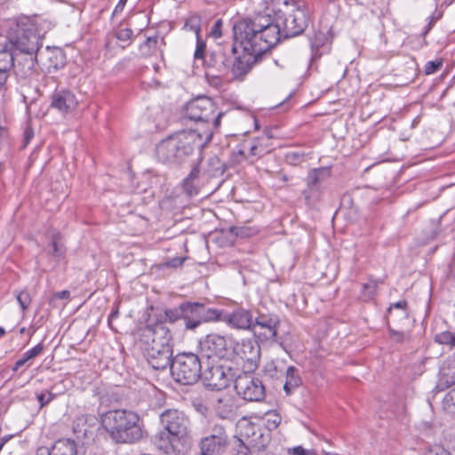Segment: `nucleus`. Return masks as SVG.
<instances>
[{
  "mask_svg": "<svg viewBox=\"0 0 455 455\" xmlns=\"http://www.w3.org/2000/svg\"><path fill=\"white\" fill-rule=\"evenodd\" d=\"M233 54L243 51L232 66L235 78H243L252 68L257 57L280 41V28L272 24L269 14L253 15L235 21L233 25Z\"/></svg>",
  "mask_w": 455,
  "mask_h": 455,
  "instance_id": "f257e3e1",
  "label": "nucleus"
},
{
  "mask_svg": "<svg viewBox=\"0 0 455 455\" xmlns=\"http://www.w3.org/2000/svg\"><path fill=\"white\" fill-rule=\"evenodd\" d=\"M164 430L155 435L154 443L166 454L186 455L191 448L190 421L183 411L175 409L160 415Z\"/></svg>",
  "mask_w": 455,
  "mask_h": 455,
  "instance_id": "f03ea898",
  "label": "nucleus"
},
{
  "mask_svg": "<svg viewBox=\"0 0 455 455\" xmlns=\"http://www.w3.org/2000/svg\"><path fill=\"white\" fill-rule=\"evenodd\" d=\"M212 139V129L184 130L170 135L156 146L157 158L163 163L176 164L184 161L195 149L204 148Z\"/></svg>",
  "mask_w": 455,
  "mask_h": 455,
  "instance_id": "7ed1b4c3",
  "label": "nucleus"
},
{
  "mask_svg": "<svg viewBox=\"0 0 455 455\" xmlns=\"http://www.w3.org/2000/svg\"><path fill=\"white\" fill-rule=\"evenodd\" d=\"M171 339L170 331L161 323L141 330L140 346L153 369L164 370L170 365L172 355Z\"/></svg>",
  "mask_w": 455,
  "mask_h": 455,
  "instance_id": "20e7f679",
  "label": "nucleus"
},
{
  "mask_svg": "<svg viewBox=\"0 0 455 455\" xmlns=\"http://www.w3.org/2000/svg\"><path fill=\"white\" fill-rule=\"evenodd\" d=\"M17 53H37L43 46L44 36L37 29L35 20L23 16L10 20L3 38Z\"/></svg>",
  "mask_w": 455,
  "mask_h": 455,
  "instance_id": "39448f33",
  "label": "nucleus"
},
{
  "mask_svg": "<svg viewBox=\"0 0 455 455\" xmlns=\"http://www.w3.org/2000/svg\"><path fill=\"white\" fill-rule=\"evenodd\" d=\"M101 424L116 443H132L143 436L137 413L127 410H113L101 417Z\"/></svg>",
  "mask_w": 455,
  "mask_h": 455,
  "instance_id": "423d86ee",
  "label": "nucleus"
},
{
  "mask_svg": "<svg viewBox=\"0 0 455 455\" xmlns=\"http://www.w3.org/2000/svg\"><path fill=\"white\" fill-rule=\"evenodd\" d=\"M216 112V106L213 100L206 96H200L190 100L185 108V117L198 123L199 131H204L209 126L212 131L220 126V120L224 116L223 112Z\"/></svg>",
  "mask_w": 455,
  "mask_h": 455,
  "instance_id": "0eeeda50",
  "label": "nucleus"
},
{
  "mask_svg": "<svg viewBox=\"0 0 455 455\" xmlns=\"http://www.w3.org/2000/svg\"><path fill=\"white\" fill-rule=\"evenodd\" d=\"M173 379L182 385H192L203 375L199 356L191 352L178 354L171 362Z\"/></svg>",
  "mask_w": 455,
  "mask_h": 455,
  "instance_id": "6e6552de",
  "label": "nucleus"
},
{
  "mask_svg": "<svg viewBox=\"0 0 455 455\" xmlns=\"http://www.w3.org/2000/svg\"><path fill=\"white\" fill-rule=\"evenodd\" d=\"M199 350L207 359H224L233 355V339L218 333H210L199 342Z\"/></svg>",
  "mask_w": 455,
  "mask_h": 455,
  "instance_id": "1a4fd4ad",
  "label": "nucleus"
},
{
  "mask_svg": "<svg viewBox=\"0 0 455 455\" xmlns=\"http://www.w3.org/2000/svg\"><path fill=\"white\" fill-rule=\"evenodd\" d=\"M266 14H269L272 24L279 27L280 36H283L285 38L300 35L307 27L309 20V11L304 5L297 7L282 20V23L273 22L268 8H267L263 15ZM256 15L262 14L257 13Z\"/></svg>",
  "mask_w": 455,
  "mask_h": 455,
  "instance_id": "9d476101",
  "label": "nucleus"
},
{
  "mask_svg": "<svg viewBox=\"0 0 455 455\" xmlns=\"http://www.w3.org/2000/svg\"><path fill=\"white\" fill-rule=\"evenodd\" d=\"M228 439L226 427L220 424H214L206 435L200 440V455H223L228 447Z\"/></svg>",
  "mask_w": 455,
  "mask_h": 455,
  "instance_id": "9b49d317",
  "label": "nucleus"
},
{
  "mask_svg": "<svg viewBox=\"0 0 455 455\" xmlns=\"http://www.w3.org/2000/svg\"><path fill=\"white\" fill-rule=\"evenodd\" d=\"M235 388L237 395L248 402H259L266 396L262 381L251 373L239 375L235 380Z\"/></svg>",
  "mask_w": 455,
  "mask_h": 455,
  "instance_id": "f8f14e48",
  "label": "nucleus"
},
{
  "mask_svg": "<svg viewBox=\"0 0 455 455\" xmlns=\"http://www.w3.org/2000/svg\"><path fill=\"white\" fill-rule=\"evenodd\" d=\"M280 324L278 315L275 314H259L253 316L251 330L262 341H275Z\"/></svg>",
  "mask_w": 455,
  "mask_h": 455,
  "instance_id": "ddd939ff",
  "label": "nucleus"
},
{
  "mask_svg": "<svg viewBox=\"0 0 455 455\" xmlns=\"http://www.w3.org/2000/svg\"><path fill=\"white\" fill-rule=\"evenodd\" d=\"M208 387L220 390L227 387L233 379L234 374L230 366L212 364L202 375Z\"/></svg>",
  "mask_w": 455,
  "mask_h": 455,
  "instance_id": "4468645a",
  "label": "nucleus"
},
{
  "mask_svg": "<svg viewBox=\"0 0 455 455\" xmlns=\"http://www.w3.org/2000/svg\"><path fill=\"white\" fill-rule=\"evenodd\" d=\"M37 64L47 72L57 70L64 65V55L58 47L47 46L44 50H38L36 53Z\"/></svg>",
  "mask_w": 455,
  "mask_h": 455,
  "instance_id": "2eb2a0df",
  "label": "nucleus"
},
{
  "mask_svg": "<svg viewBox=\"0 0 455 455\" xmlns=\"http://www.w3.org/2000/svg\"><path fill=\"white\" fill-rule=\"evenodd\" d=\"M237 434L240 436L241 442H247L249 444L256 447H263L264 435L260 432L259 427L247 419L246 418L241 419L236 425Z\"/></svg>",
  "mask_w": 455,
  "mask_h": 455,
  "instance_id": "dca6fc26",
  "label": "nucleus"
},
{
  "mask_svg": "<svg viewBox=\"0 0 455 455\" xmlns=\"http://www.w3.org/2000/svg\"><path fill=\"white\" fill-rule=\"evenodd\" d=\"M253 315L245 308H236L230 313L225 312L222 322L229 327L237 330H251L252 325Z\"/></svg>",
  "mask_w": 455,
  "mask_h": 455,
  "instance_id": "f3484780",
  "label": "nucleus"
},
{
  "mask_svg": "<svg viewBox=\"0 0 455 455\" xmlns=\"http://www.w3.org/2000/svg\"><path fill=\"white\" fill-rule=\"evenodd\" d=\"M12 66L15 76L20 79L31 76L37 64L36 53H17Z\"/></svg>",
  "mask_w": 455,
  "mask_h": 455,
  "instance_id": "a211bd4d",
  "label": "nucleus"
},
{
  "mask_svg": "<svg viewBox=\"0 0 455 455\" xmlns=\"http://www.w3.org/2000/svg\"><path fill=\"white\" fill-rule=\"evenodd\" d=\"M78 105V100L74 92L68 90L56 91L52 96L51 106L62 114L74 111Z\"/></svg>",
  "mask_w": 455,
  "mask_h": 455,
  "instance_id": "6ab92c4d",
  "label": "nucleus"
},
{
  "mask_svg": "<svg viewBox=\"0 0 455 455\" xmlns=\"http://www.w3.org/2000/svg\"><path fill=\"white\" fill-rule=\"evenodd\" d=\"M213 408L217 416L223 419H233L238 410L235 399L230 395H222L216 398Z\"/></svg>",
  "mask_w": 455,
  "mask_h": 455,
  "instance_id": "aec40b11",
  "label": "nucleus"
},
{
  "mask_svg": "<svg viewBox=\"0 0 455 455\" xmlns=\"http://www.w3.org/2000/svg\"><path fill=\"white\" fill-rule=\"evenodd\" d=\"M181 311H183V322L186 330L195 331L203 323L199 303H181Z\"/></svg>",
  "mask_w": 455,
  "mask_h": 455,
  "instance_id": "412c9836",
  "label": "nucleus"
},
{
  "mask_svg": "<svg viewBox=\"0 0 455 455\" xmlns=\"http://www.w3.org/2000/svg\"><path fill=\"white\" fill-rule=\"evenodd\" d=\"M233 354H236L243 360L251 363H256L259 357V346L251 339H243L242 342L236 344L233 342Z\"/></svg>",
  "mask_w": 455,
  "mask_h": 455,
  "instance_id": "4be33fe9",
  "label": "nucleus"
},
{
  "mask_svg": "<svg viewBox=\"0 0 455 455\" xmlns=\"http://www.w3.org/2000/svg\"><path fill=\"white\" fill-rule=\"evenodd\" d=\"M302 384L299 370L294 366H289L285 371V382L283 390L287 395H291Z\"/></svg>",
  "mask_w": 455,
  "mask_h": 455,
  "instance_id": "5701e85b",
  "label": "nucleus"
},
{
  "mask_svg": "<svg viewBox=\"0 0 455 455\" xmlns=\"http://www.w3.org/2000/svg\"><path fill=\"white\" fill-rule=\"evenodd\" d=\"M331 176L329 168H315L308 172L306 185L308 187H321V184Z\"/></svg>",
  "mask_w": 455,
  "mask_h": 455,
  "instance_id": "b1692460",
  "label": "nucleus"
},
{
  "mask_svg": "<svg viewBox=\"0 0 455 455\" xmlns=\"http://www.w3.org/2000/svg\"><path fill=\"white\" fill-rule=\"evenodd\" d=\"M53 455H76V443L71 439H59L52 446Z\"/></svg>",
  "mask_w": 455,
  "mask_h": 455,
  "instance_id": "393cba45",
  "label": "nucleus"
},
{
  "mask_svg": "<svg viewBox=\"0 0 455 455\" xmlns=\"http://www.w3.org/2000/svg\"><path fill=\"white\" fill-rule=\"evenodd\" d=\"M17 52L4 39L0 41V68L12 69Z\"/></svg>",
  "mask_w": 455,
  "mask_h": 455,
  "instance_id": "a878e982",
  "label": "nucleus"
},
{
  "mask_svg": "<svg viewBox=\"0 0 455 455\" xmlns=\"http://www.w3.org/2000/svg\"><path fill=\"white\" fill-rule=\"evenodd\" d=\"M388 316L394 320H407L409 312L406 300H400L392 304L388 308Z\"/></svg>",
  "mask_w": 455,
  "mask_h": 455,
  "instance_id": "bb28decb",
  "label": "nucleus"
},
{
  "mask_svg": "<svg viewBox=\"0 0 455 455\" xmlns=\"http://www.w3.org/2000/svg\"><path fill=\"white\" fill-rule=\"evenodd\" d=\"M455 384V366H443L440 370L438 387L444 388Z\"/></svg>",
  "mask_w": 455,
  "mask_h": 455,
  "instance_id": "cd10ccee",
  "label": "nucleus"
},
{
  "mask_svg": "<svg viewBox=\"0 0 455 455\" xmlns=\"http://www.w3.org/2000/svg\"><path fill=\"white\" fill-rule=\"evenodd\" d=\"M48 252L57 259H60L64 256L66 248L62 243V237L59 233L52 234Z\"/></svg>",
  "mask_w": 455,
  "mask_h": 455,
  "instance_id": "c85d7f7f",
  "label": "nucleus"
},
{
  "mask_svg": "<svg viewBox=\"0 0 455 455\" xmlns=\"http://www.w3.org/2000/svg\"><path fill=\"white\" fill-rule=\"evenodd\" d=\"M44 350V345L42 343L37 344L31 349L25 352L21 358H20L12 367L13 371H17L21 366L26 364L29 360L35 358L42 353Z\"/></svg>",
  "mask_w": 455,
  "mask_h": 455,
  "instance_id": "c756f323",
  "label": "nucleus"
},
{
  "mask_svg": "<svg viewBox=\"0 0 455 455\" xmlns=\"http://www.w3.org/2000/svg\"><path fill=\"white\" fill-rule=\"evenodd\" d=\"M199 310L202 316L203 323L212 321H221L225 312L214 308H207L204 304L199 303Z\"/></svg>",
  "mask_w": 455,
  "mask_h": 455,
  "instance_id": "7c9ffc66",
  "label": "nucleus"
},
{
  "mask_svg": "<svg viewBox=\"0 0 455 455\" xmlns=\"http://www.w3.org/2000/svg\"><path fill=\"white\" fill-rule=\"evenodd\" d=\"M322 187H308L304 189L303 196L308 205H315L321 200Z\"/></svg>",
  "mask_w": 455,
  "mask_h": 455,
  "instance_id": "2f4dec72",
  "label": "nucleus"
},
{
  "mask_svg": "<svg viewBox=\"0 0 455 455\" xmlns=\"http://www.w3.org/2000/svg\"><path fill=\"white\" fill-rule=\"evenodd\" d=\"M247 148L248 155L252 157H261L269 152V149L263 143V140L259 139L252 140Z\"/></svg>",
  "mask_w": 455,
  "mask_h": 455,
  "instance_id": "473e14b6",
  "label": "nucleus"
},
{
  "mask_svg": "<svg viewBox=\"0 0 455 455\" xmlns=\"http://www.w3.org/2000/svg\"><path fill=\"white\" fill-rule=\"evenodd\" d=\"M435 341L441 345L449 346L450 348H455V332L445 331L435 334Z\"/></svg>",
  "mask_w": 455,
  "mask_h": 455,
  "instance_id": "72a5a7b5",
  "label": "nucleus"
},
{
  "mask_svg": "<svg viewBox=\"0 0 455 455\" xmlns=\"http://www.w3.org/2000/svg\"><path fill=\"white\" fill-rule=\"evenodd\" d=\"M443 408L455 416V388L449 391L443 399Z\"/></svg>",
  "mask_w": 455,
  "mask_h": 455,
  "instance_id": "f704fd0d",
  "label": "nucleus"
},
{
  "mask_svg": "<svg viewBox=\"0 0 455 455\" xmlns=\"http://www.w3.org/2000/svg\"><path fill=\"white\" fill-rule=\"evenodd\" d=\"M378 284L375 281H370L363 285L361 298L363 300H370L371 299L377 291Z\"/></svg>",
  "mask_w": 455,
  "mask_h": 455,
  "instance_id": "c9c22d12",
  "label": "nucleus"
},
{
  "mask_svg": "<svg viewBox=\"0 0 455 455\" xmlns=\"http://www.w3.org/2000/svg\"><path fill=\"white\" fill-rule=\"evenodd\" d=\"M265 417V425L269 430L277 428L281 423V417L274 411L266 412Z\"/></svg>",
  "mask_w": 455,
  "mask_h": 455,
  "instance_id": "e433bc0d",
  "label": "nucleus"
},
{
  "mask_svg": "<svg viewBox=\"0 0 455 455\" xmlns=\"http://www.w3.org/2000/svg\"><path fill=\"white\" fill-rule=\"evenodd\" d=\"M184 28L193 31L196 37L200 36V19L196 15L190 16L185 22Z\"/></svg>",
  "mask_w": 455,
  "mask_h": 455,
  "instance_id": "4c0bfd02",
  "label": "nucleus"
},
{
  "mask_svg": "<svg viewBox=\"0 0 455 455\" xmlns=\"http://www.w3.org/2000/svg\"><path fill=\"white\" fill-rule=\"evenodd\" d=\"M165 321L175 323L178 320H183V311H181V304L173 309H167L164 313Z\"/></svg>",
  "mask_w": 455,
  "mask_h": 455,
  "instance_id": "58836bf2",
  "label": "nucleus"
},
{
  "mask_svg": "<svg viewBox=\"0 0 455 455\" xmlns=\"http://www.w3.org/2000/svg\"><path fill=\"white\" fill-rule=\"evenodd\" d=\"M16 299L22 309V311H25L28 306L31 303V298L28 291H15Z\"/></svg>",
  "mask_w": 455,
  "mask_h": 455,
  "instance_id": "ea45409f",
  "label": "nucleus"
},
{
  "mask_svg": "<svg viewBox=\"0 0 455 455\" xmlns=\"http://www.w3.org/2000/svg\"><path fill=\"white\" fill-rule=\"evenodd\" d=\"M388 331L390 332L392 339L396 343H403L410 341L411 336L409 333H405L403 331H398L389 327Z\"/></svg>",
  "mask_w": 455,
  "mask_h": 455,
  "instance_id": "a19ab883",
  "label": "nucleus"
},
{
  "mask_svg": "<svg viewBox=\"0 0 455 455\" xmlns=\"http://www.w3.org/2000/svg\"><path fill=\"white\" fill-rule=\"evenodd\" d=\"M233 156L235 162H241L244 159H248L250 156L248 155V148L246 143H243L241 148L234 150Z\"/></svg>",
  "mask_w": 455,
  "mask_h": 455,
  "instance_id": "79ce46f5",
  "label": "nucleus"
},
{
  "mask_svg": "<svg viewBox=\"0 0 455 455\" xmlns=\"http://www.w3.org/2000/svg\"><path fill=\"white\" fill-rule=\"evenodd\" d=\"M282 362H272L266 366V371L272 378H278V371L282 372Z\"/></svg>",
  "mask_w": 455,
  "mask_h": 455,
  "instance_id": "37998d69",
  "label": "nucleus"
},
{
  "mask_svg": "<svg viewBox=\"0 0 455 455\" xmlns=\"http://www.w3.org/2000/svg\"><path fill=\"white\" fill-rule=\"evenodd\" d=\"M206 50V44L204 40L199 37H196V48L194 53V58L196 60H202L204 56V52Z\"/></svg>",
  "mask_w": 455,
  "mask_h": 455,
  "instance_id": "c03bdc74",
  "label": "nucleus"
},
{
  "mask_svg": "<svg viewBox=\"0 0 455 455\" xmlns=\"http://www.w3.org/2000/svg\"><path fill=\"white\" fill-rule=\"evenodd\" d=\"M442 65L443 61L441 60L427 61L425 65V73L427 75L434 74L440 69Z\"/></svg>",
  "mask_w": 455,
  "mask_h": 455,
  "instance_id": "a18cd8bd",
  "label": "nucleus"
},
{
  "mask_svg": "<svg viewBox=\"0 0 455 455\" xmlns=\"http://www.w3.org/2000/svg\"><path fill=\"white\" fill-rule=\"evenodd\" d=\"M183 188L189 196H193L198 194V188L197 186L194 184V180L185 179L183 181Z\"/></svg>",
  "mask_w": 455,
  "mask_h": 455,
  "instance_id": "49530a36",
  "label": "nucleus"
},
{
  "mask_svg": "<svg viewBox=\"0 0 455 455\" xmlns=\"http://www.w3.org/2000/svg\"><path fill=\"white\" fill-rule=\"evenodd\" d=\"M70 298V292L67 290L55 292L52 297L50 299L49 302L50 304H52L54 306L56 305V302L58 299H64V300H69Z\"/></svg>",
  "mask_w": 455,
  "mask_h": 455,
  "instance_id": "de8ad7c7",
  "label": "nucleus"
},
{
  "mask_svg": "<svg viewBox=\"0 0 455 455\" xmlns=\"http://www.w3.org/2000/svg\"><path fill=\"white\" fill-rule=\"evenodd\" d=\"M133 32L131 28H125L117 31L116 38L122 42H128L132 39Z\"/></svg>",
  "mask_w": 455,
  "mask_h": 455,
  "instance_id": "09e8293b",
  "label": "nucleus"
},
{
  "mask_svg": "<svg viewBox=\"0 0 455 455\" xmlns=\"http://www.w3.org/2000/svg\"><path fill=\"white\" fill-rule=\"evenodd\" d=\"M425 455H451L443 446L435 445L427 449Z\"/></svg>",
  "mask_w": 455,
  "mask_h": 455,
  "instance_id": "8fccbe9b",
  "label": "nucleus"
},
{
  "mask_svg": "<svg viewBox=\"0 0 455 455\" xmlns=\"http://www.w3.org/2000/svg\"><path fill=\"white\" fill-rule=\"evenodd\" d=\"M53 397L54 395L49 391H44L37 395V400L41 407H44L46 404H48L53 399Z\"/></svg>",
  "mask_w": 455,
  "mask_h": 455,
  "instance_id": "3c124183",
  "label": "nucleus"
},
{
  "mask_svg": "<svg viewBox=\"0 0 455 455\" xmlns=\"http://www.w3.org/2000/svg\"><path fill=\"white\" fill-rule=\"evenodd\" d=\"M34 137V132L31 127H27L24 132V138H23V148H26L28 144L30 142L32 138Z\"/></svg>",
  "mask_w": 455,
  "mask_h": 455,
  "instance_id": "603ef678",
  "label": "nucleus"
},
{
  "mask_svg": "<svg viewBox=\"0 0 455 455\" xmlns=\"http://www.w3.org/2000/svg\"><path fill=\"white\" fill-rule=\"evenodd\" d=\"M221 25H222V21L220 20H218L215 22V24L213 25V27L212 28V34L213 37L219 38L221 36V32H220Z\"/></svg>",
  "mask_w": 455,
  "mask_h": 455,
  "instance_id": "864d4df0",
  "label": "nucleus"
},
{
  "mask_svg": "<svg viewBox=\"0 0 455 455\" xmlns=\"http://www.w3.org/2000/svg\"><path fill=\"white\" fill-rule=\"evenodd\" d=\"M11 69L0 68V89L5 84Z\"/></svg>",
  "mask_w": 455,
  "mask_h": 455,
  "instance_id": "5fc2aeb1",
  "label": "nucleus"
},
{
  "mask_svg": "<svg viewBox=\"0 0 455 455\" xmlns=\"http://www.w3.org/2000/svg\"><path fill=\"white\" fill-rule=\"evenodd\" d=\"M235 455H251V452L247 445L242 443L238 446Z\"/></svg>",
  "mask_w": 455,
  "mask_h": 455,
  "instance_id": "6e6d98bb",
  "label": "nucleus"
},
{
  "mask_svg": "<svg viewBox=\"0 0 455 455\" xmlns=\"http://www.w3.org/2000/svg\"><path fill=\"white\" fill-rule=\"evenodd\" d=\"M293 455H311L312 451L309 450H306L301 446H297L293 448Z\"/></svg>",
  "mask_w": 455,
  "mask_h": 455,
  "instance_id": "4d7b16f0",
  "label": "nucleus"
},
{
  "mask_svg": "<svg viewBox=\"0 0 455 455\" xmlns=\"http://www.w3.org/2000/svg\"><path fill=\"white\" fill-rule=\"evenodd\" d=\"M36 455H53L52 448L46 446H40L36 449Z\"/></svg>",
  "mask_w": 455,
  "mask_h": 455,
  "instance_id": "13d9d810",
  "label": "nucleus"
},
{
  "mask_svg": "<svg viewBox=\"0 0 455 455\" xmlns=\"http://www.w3.org/2000/svg\"><path fill=\"white\" fill-rule=\"evenodd\" d=\"M127 3V0H119L117 4L116 5L115 9H114V12H113V14H117L119 12H122L125 4Z\"/></svg>",
  "mask_w": 455,
  "mask_h": 455,
  "instance_id": "bf43d9fd",
  "label": "nucleus"
},
{
  "mask_svg": "<svg viewBox=\"0 0 455 455\" xmlns=\"http://www.w3.org/2000/svg\"><path fill=\"white\" fill-rule=\"evenodd\" d=\"M200 170L198 166H194L191 170L189 175L186 179H189L190 180H195L199 176Z\"/></svg>",
  "mask_w": 455,
  "mask_h": 455,
  "instance_id": "052dcab7",
  "label": "nucleus"
},
{
  "mask_svg": "<svg viewBox=\"0 0 455 455\" xmlns=\"http://www.w3.org/2000/svg\"><path fill=\"white\" fill-rule=\"evenodd\" d=\"M157 43H158V38L156 36V37H148L146 41V44L149 47V48H155L156 47L157 45Z\"/></svg>",
  "mask_w": 455,
  "mask_h": 455,
  "instance_id": "680f3d73",
  "label": "nucleus"
},
{
  "mask_svg": "<svg viewBox=\"0 0 455 455\" xmlns=\"http://www.w3.org/2000/svg\"><path fill=\"white\" fill-rule=\"evenodd\" d=\"M301 155L299 153H290L287 156V158L291 161H299L301 158Z\"/></svg>",
  "mask_w": 455,
  "mask_h": 455,
  "instance_id": "e2e57ef3",
  "label": "nucleus"
},
{
  "mask_svg": "<svg viewBox=\"0 0 455 455\" xmlns=\"http://www.w3.org/2000/svg\"><path fill=\"white\" fill-rule=\"evenodd\" d=\"M183 261V259H176L172 261V266H177V264H181Z\"/></svg>",
  "mask_w": 455,
  "mask_h": 455,
  "instance_id": "0e129e2a",
  "label": "nucleus"
},
{
  "mask_svg": "<svg viewBox=\"0 0 455 455\" xmlns=\"http://www.w3.org/2000/svg\"><path fill=\"white\" fill-rule=\"evenodd\" d=\"M209 161L211 164L219 163V159L217 157H211Z\"/></svg>",
  "mask_w": 455,
  "mask_h": 455,
  "instance_id": "69168bd1",
  "label": "nucleus"
},
{
  "mask_svg": "<svg viewBox=\"0 0 455 455\" xmlns=\"http://www.w3.org/2000/svg\"><path fill=\"white\" fill-rule=\"evenodd\" d=\"M5 333L4 330L0 327V338Z\"/></svg>",
  "mask_w": 455,
  "mask_h": 455,
  "instance_id": "338daca9",
  "label": "nucleus"
}]
</instances>
